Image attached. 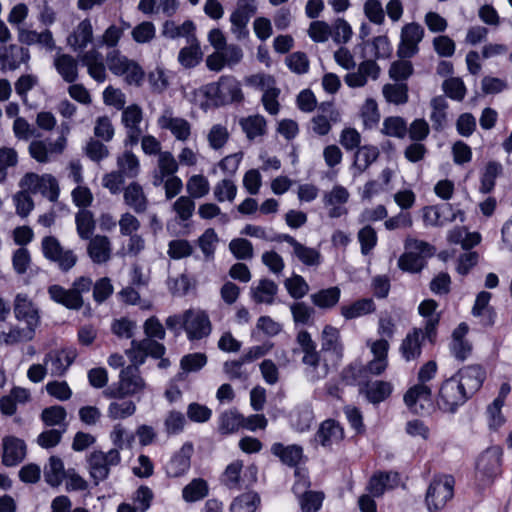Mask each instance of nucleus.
Wrapping results in <instances>:
<instances>
[{
  "label": "nucleus",
  "instance_id": "obj_1",
  "mask_svg": "<svg viewBox=\"0 0 512 512\" xmlns=\"http://www.w3.org/2000/svg\"><path fill=\"white\" fill-rule=\"evenodd\" d=\"M405 252L398 260L401 270L417 273L422 270L427 258L434 254V247L428 242L408 237L404 243Z\"/></svg>",
  "mask_w": 512,
  "mask_h": 512
},
{
  "label": "nucleus",
  "instance_id": "obj_2",
  "mask_svg": "<svg viewBox=\"0 0 512 512\" xmlns=\"http://www.w3.org/2000/svg\"><path fill=\"white\" fill-rule=\"evenodd\" d=\"M202 92L216 105L240 102L243 99L240 82L233 76H221L217 82L203 86Z\"/></svg>",
  "mask_w": 512,
  "mask_h": 512
},
{
  "label": "nucleus",
  "instance_id": "obj_3",
  "mask_svg": "<svg viewBox=\"0 0 512 512\" xmlns=\"http://www.w3.org/2000/svg\"><path fill=\"white\" fill-rule=\"evenodd\" d=\"M321 353L323 363V375H326L330 367L338 365L344 355V344L340 330L330 324L323 327L321 335Z\"/></svg>",
  "mask_w": 512,
  "mask_h": 512
},
{
  "label": "nucleus",
  "instance_id": "obj_4",
  "mask_svg": "<svg viewBox=\"0 0 512 512\" xmlns=\"http://www.w3.org/2000/svg\"><path fill=\"white\" fill-rule=\"evenodd\" d=\"M69 130V125L62 123L60 136L55 141H51L50 139L32 140L28 146V152L31 158L38 163H48L54 155L61 154L67 144Z\"/></svg>",
  "mask_w": 512,
  "mask_h": 512
},
{
  "label": "nucleus",
  "instance_id": "obj_5",
  "mask_svg": "<svg viewBox=\"0 0 512 512\" xmlns=\"http://www.w3.org/2000/svg\"><path fill=\"white\" fill-rule=\"evenodd\" d=\"M454 478L450 475H440L433 478L429 484L425 504L430 512L442 510L454 494Z\"/></svg>",
  "mask_w": 512,
  "mask_h": 512
},
{
  "label": "nucleus",
  "instance_id": "obj_6",
  "mask_svg": "<svg viewBox=\"0 0 512 512\" xmlns=\"http://www.w3.org/2000/svg\"><path fill=\"white\" fill-rule=\"evenodd\" d=\"M462 389L458 378L452 376L445 380L439 389L438 408L446 413H455L469 399Z\"/></svg>",
  "mask_w": 512,
  "mask_h": 512
},
{
  "label": "nucleus",
  "instance_id": "obj_7",
  "mask_svg": "<svg viewBox=\"0 0 512 512\" xmlns=\"http://www.w3.org/2000/svg\"><path fill=\"white\" fill-rule=\"evenodd\" d=\"M87 462L90 476L95 484H98L109 476L111 467L120 464L121 455L118 449H110L107 452L94 450L89 454Z\"/></svg>",
  "mask_w": 512,
  "mask_h": 512
},
{
  "label": "nucleus",
  "instance_id": "obj_8",
  "mask_svg": "<svg viewBox=\"0 0 512 512\" xmlns=\"http://www.w3.org/2000/svg\"><path fill=\"white\" fill-rule=\"evenodd\" d=\"M19 186L31 193H40L51 202L57 201L59 197V185L55 177L50 174L38 175L26 173L19 182Z\"/></svg>",
  "mask_w": 512,
  "mask_h": 512
},
{
  "label": "nucleus",
  "instance_id": "obj_9",
  "mask_svg": "<svg viewBox=\"0 0 512 512\" xmlns=\"http://www.w3.org/2000/svg\"><path fill=\"white\" fill-rule=\"evenodd\" d=\"M41 248L46 259L57 264L60 270L69 271L77 263V255L71 249H65L54 236L42 239Z\"/></svg>",
  "mask_w": 512,
  "mask_h": 512
},
{
  "label": "nucleus",
  "instance_id": "obj_10",
  "mask_svg": "<svg viewBox=\"0 0 512 512\" xmlns=\"http://www.w3.org/2000/svg\"><path fill=\"white\" fill-rule=\"evenodd\" d=\"M161 130L169 131L176 141L186 143L192 137V124L183 117L176 116L172 109H165L157 119Z\"/></svg>",
  "mask_w": 512,
  "mask_h": 512
},
{
  "label": "nucleus",
  "instance_id": "obj_11",
  "mask_svg": "<svg viewBox=\"0 0 512 512\" xmlns=\"http://www.w3.org/2000/svg\"><path fill=\"white\" fill-rule=\"evenodd\" d=\"M502 449L493 446L486 449L478 458L476 463V475L484 484L491 483L500 473Z\"/></svg>",
  "mask_w": 512,
  "mask_h": 512
},
{
  "label": "nucleus",
  "instance_id": "obj_12",
  "mask_svg": "<svg viewBox=\"0 0 512 512\" xmlns=\"http://www.w3.org/2000/svg\"><path fill=\"white\" fill-rule=\"evenodd\" d=\"M424 34V28L419 23L411 22L403 25L397 50L399 57L411 58L417 54L419 43L423 40Z\"/></svg>",
  "mask_w": 512,
  "mask_h": 512
},
{
  "label": "nucleus",
  "instance_id": "obj_13",
  "mask_svg": "<svg viewBox=\"0 0 512 512\" xmlns=\"http://www.w3.org/2000/svg\"><path fill=\"white\" fill-rule=\"evenodd\" d=\"M31 54L27 47L10 43L0 47V70L2 72L15 71L22 65L28 66Z\"/></svg>",
  "mask_w": 512,
  "mask_h": 512
},
{
  "label": "nucleus",
  "instance_id": "obj_14",
  "mask_svg": "<svg viewBox=\"0 0 512 512\" xmlns=\"http://www.w3.org/2000/svg\"><path fill=\"white\" fill-rule=\"evenodd\" d=\"M183 328L188 339L198 340L211 333V322L204 311L189 309L183 314Z\"/></svg>",
  "mask_w": 512,
  "mask_h": 512
},
{
  "label": "nucleus",
  "instance_id": "obj_15",
  "mask_svg": "<svg viewBox=\"0 0 512 512\" xmlns=\"http://www.w3.org/2000/svg\"><path fill=\"white\" fill-rule=\"evenodd\" d=\"M350 199V192L342 185H334L331 190L323 194V205L330 218H340L348 214L346 207Z\"/></svg>",
  "mask_w": 512,
  "mask_h": 512
},
{
  "label": "nucleus",
  "instance_id": "obj_16",
  "mask_svg": "<svg viewBox=\"0 0 512 512\" xmlns=\"http://www.w3.org/2000/svg\"><path fill=\"white\" fill-rule=\"evenodd\" d=\"M279 242H286L292 248V256L305 266L317 267L322 263L320 251L313 247H308L300 243L296 238L289 234H280L276 238Z\"/></svg>",
  "mask_w": 512,
  "mask_h": 512
},
{
  "label": "nucleus",
  "instance_id": "obj_17",
  "mask_svg": "<svg viewBox=\"0 0 512 512\" xmlns=\"http://www.w3.org/2000/svg\"><path fill=\"white\" fill-rule=\"evenodd\" d=\"M17 40L20 45L24 47L37 45L46 51H53L56 49V42L52 32L49 29L38 32L37 30L29 27H18Z\"/></svg>",
  "mask_w": 512,
  "mask_h": 512
},
{
  "label": "nucleus",
  "instance_id": "obj_18",
  "mask_svg": "<svg viewBox=\"0 0 512 512\" xmlns=\"http://www.w3.org/2000/svg\"><path fill=\"white\" fill-rule=\"evenodd\" d=\"M67 45L79 56L86 52V49L94 41V29L91 20L88 18L80 21L67 36Z\"/></svg>",
  "mask_w": 512,
  "mask_h": 512
},
{
  "label": "nucleus",
  "instance_id": "obj_19",
  "mask_svg": "<svg viewBox=\"0 0 512 512\" xmlns=\"http://www.w3.org/2000/svg\"><path fill=\"white\" fill-rule=\"evenodd\" d=\"M380 72L381 69L374 60H364L358 65L356 71L349 72L344 76V82L350 88H362L369 79L376 81Z\"/></svg>",
  "mask_w": 512,
  "mask_h": 512
},
{
  "label": "nucleus",
  "instance_id": "obj_20",
  "mask_svg": "<svg viewBox=\"0 0 512 512\" xmlns=\"http://www.w3.org/2000/svg\"><path fill=\"white\" fill-rule=\"evenodd\" d=\"M143 121V111L137 104H132L123 109L121 122L126 129V143L135 145L138 143L142 129L140 124Z\"/></svg>",
  "mask_w": 512,
  "mask_h": 512
},
{
  "label": "nucleus",
  "instance_id": "obj_21",
  "mask_svg": "<svg viewBox=\"0 0 512 512\" xmlns=\"http://www.w3.org/2000/svg\"><path fill=\"white\" fill-rule=\"evenodd\" d=\"M453 377L458 378L462 390L470 398L481 388L486 372L480 365H469L461 368Z\"/></svg>",
  "mask_w": 512,
  "mask_h": 512
},
{
  "label": "nucleus",
  "instance_id": "obj_22",
  "mask_svg": "<svg viewBox=\"0 0 512 512\" xmlns=\"http://www.w3.org/2000/svg\"><path fill=\"white\" fill-rule=\"evenodd\" d=\"M194 448L191 443H184L165 464V472L168 477L178 478L185 475L191 466V457Z\"/></svg>",
  "mask_w": 512,
  "mask_h": 512
},
{
  "label": "nucleus",
  "instance_id": "obj_23",
  "mask_svg": "<svg viewBox=\"0 0 512 512\" xmlns=\"http://www.w3.org/2000/svg\"><path fill=\"white\" fill-rule=\"evenodd\" d=\"M423 221L427 226H443L447 222H452L458 217L464 221V213L460 210L454 212L451 205L426 206L422 210Z\"/></svg>",
  "mask_w": 512,
  "mask_h": 512
},
{
  "label": "nucleus",
  "instance_id": "obj_24",
  "mask_svg": "<svg viewBox=\"0 0 512 512\" xmlns=\"http://www.w3.org/2000/svg\"><path fill=\"white\" fill-rule=\"evenodd\" d=\"M146 387L144 379L136 366H128L120 373L117 389L118 396H133L142 392Z\"/></svg>",
  "mask_w": 512,
  "mask_h": 512
},
{
  "label": "nucleus",
  "instance_id": "obj_25",
  "mask_svg": "<svg viewBox=\"0 0 512 512\" xmlns=\"http://www.w3.org/2000/svg\"><path fill=\"white\" fill-rule=\"evenodd\" d=\"M2 463L7 467H13L21 463L26 456V444L15 436H5L2 440Z\"/></svg>",
  "mask_w": 512,
  "mask_h": 512
},
{
  "label": "nucleus",
  "instance_id": "obj_26",
  "mask_svg": "<svg viewBox=\"0 0 512 512\" xmlns=\"http://www.w3.org/2000/svg\"><path fill=\"white\" fill-rule=\"evenodd\" d=\"M75 359V354L69 350H53L44 357L45 365L51 376H62L66 373Z\"/></svg>",
  "mask_w": 512,
  "mask_h": 512
},
{
  "label": "nucleus",
  "instance_id": "obj_27",
  "mask_svg": "<svg viewBox=\"0 0 512 512\" xmlns=\"http://www.w3.org/2000/svg\"><path fill=\"white\" fill-rule=\"evenodd\" d=\"M80 61L87 68L88 75L95 81L102 83L107 78L106 66L103 55L93 48L80 55Z\"/></svg>",
  "mask_w": 512,
  "mask_h": 512
},
{
  "label": "nucleus",
  "instance_id": "obj_28",
  "mask_svg": "<svg viewBox=\"0 0 512 512\" xmlns=\"http://www.w3.org/2000/svg\"><path fill=\"white\" fill-rule=\"evenodd\" d=\"M53 67L67 83H74L78 79V60L70 54L57 52L53 57Z\"/></svg>",
  "mask_w": 512,
  "mask_h": 512
},
{
  "label": "nucleus",
  "instance_id": "obj_29",
  "mask_svg": "<svg viewBox=\"0 0 512 512\" xmlns=\"http://www.w3.org/2000/svg\"><path fill=\"white\" fill-rule=\"evenodd\" d=\"M123 200L129 208L138 214L146 212L149 205L148 197L138 182H131L123 189Z\"/></svg>",
  "mask_w": 512,
  "mask_h": 512
},
{
  "label": "nucleus",
  "instance_id": "obj_30",
  "mask_svg": "<svg viewBox=\"0 0 512 512\" xmlns=\"http://www.w3.org/2000/svg\"><path fill=\"white\" fill-rule=\"evenodd\" d=\"M14 314L17 320L31 326H39L40 316L33 302L24 294H18L14 301Z\"/></svg>",
  "mask_w": 512,
  "mask_h": 512
},
{
  "label": "nucleus",
  "instance_id": "obj_31",
  "mask_svg": "<svg viewBox=\"0 0 512 512\" xmlns=\"http://www.w3.org/2000/svg\"><path fill=\"white\" fill-rule=\"evenodd\" d=\"M344 438V430L338 422L332 419L325 420L321 423L315 440L323 447H330L338 444Z\"/></svg>",
  "mask_w": 512,
  "mask_h": 512
},
{
  "label": "nucleus",
  "instance_id": "obj_32",
  "mask_svg": "<svg viewBox=\"0 0 512 512\" xmlns=\"http://www.w3.org/2000/svg\"><path fill=\"white\" fill-rule=\"evenodd\" d=\"M87 253L96 264H103L110 260L112 245L110 239L105 235H95L90 238L87 246Z\"/></svg>",
  "mask_w": 512,
  "mask_h": 512
},
{
  "label": "nucleus",
  "instance_id": "obj_33",
  "mask_svg": "<svg viewBox=\"0 0 512 512\" xmlns=\"http://www.w3.org/2000/svg\"><path fill=\"white\" fill-rule=\"evenodd\" d=\"M469 327L466 323H460L452 333L450 343L451 353L459 360H465L472 351L470 342L466 339Z\"/></svg>",
  "mask_w": 512,
  "mask_h": 512
},
{
  "label": "nucleus",
  "instance_id": "obj_34",
  "mask_svg": "<svg viewBox=\"0 0 512 512\" xmlns=\"http://www.w3.org/2000/svg\"><path fill=\"white\" fill-rule=\"evenodd\" d=\"M50 298L68 309L78 310L83 305V298L79 297L71 289H65L60 285H52L48 288Z\"/></svg>",
  "mask_w": 512,
  "mask_h": 512
},
{
  "label": "nucleus",
  "instance_id": "obj_35",
  "mask_svg": "<svg viewBox=\"0 0 512 512\" xmlns=\"http://www.w3.org/2000/svg\"><path fill=\"white\" fill-rule=\"evenodd\" d=\"M424 333L419 328H414L402 340L400 345V353L406 361L417 359L421 355V339Z\"/></svg>",
  "mask_w": 512,
  "mask_h": 512
},
{
  "label": "nucleus",
  "instance_id": "obj_36",
  "mask_svg": "<svg viewBox=\"0 0 512 512\" xmlns=\"http://www.w3.org/2000/svg\"><path fill=\"white\" fill-rule=\"evenodd\" d=\"M126 396L116 397L107 407V416L109 419L124 420L136 413L137 406L133 400L125 398Z\"/></svg>",
  "mask_w": 512,
  "mask_h": 512
},
{
  "label": "nucleus",
  "instance_id": "obj_37",
  "mask_svg": "<svg viewBox=\"0 0 512 512\" xmlns=\"http://www.w3.org/2000/svg\"><path fill=\"white\" fill-rule=\"evenodd\" d=\"M379 149L373 145H364L357 149L354 154L352 168L354 174L364 173L379 157Z\"/></svg>",
  "mask_w": 512,
  "mask_h": 512
},
{
  "label": "nucleus",
  "instance_id": "obj_38",
  "mask_svg": "<svg viewBox=\"0 0 512 512\" xmlns=\"http://www.w3.org/2000/svg\"><path fill=\"white\" fill-rule=\"evenodd\" d=\"M195 30L196 26L192 20H186L180 25L176 24L175 21L167 20L162 26V35L170 39L184 37L189 42L192 38H197Z\"/></svg>",
  "mask_w": 512,
  "mask_h": 512
},
{
  "label": "nucleus",
  "instance_id": "obj_39",
  "mask_svg": "<svg viewBox=\"0 0 512 512\" xmlns=\"http://www.w3.org/2000/svg\"><path fill=\"white\" fill-rule=\"evenodd\" d=\"M239 125L249 141L262 137L267 132L266 119L259 114L241 118Z\"/></svg>",
  "mask_w": 512,
  "mask_h": 512
},
{
  "label": "nucleus",
  "instance_id": "obj_40",
  "mask_svg": "<svg viewBox=\"0 0 512 512\" xmlns=\"http://www.w3.org/2000/svg\"><path fill=\"white\" fill-rule=\"evenodd\" d=\"M438 304L432 299L424 300L420 303L418 311L421 316L426 318L425 336L433 341L436 336V327L439 323V316L435 314Z\"/></svg>",
  "mask_w": 512,
  "mask_h": 512
},
{
  "label": "nucleus",
  "instance_id": "obj_41",
  "mask_svg": "<svg viewBox=\"0 0 512 512\" xmlns=\"http://www.w3.org/2000/svg\"><path fill=\"white\" fill-rule=\"evenodd\" d=\"M340 297L341 289L338 286H333L312 293L310 300L319 309L330 310L339 303Z\"/></svg>",
  "mask_w": 512,
  "mask_h": 512
},
{
  "label": "nucleus",
  "instance_id": "obj_42",
  "mask_svg": "<svg viewBox=\"0 0 512 512\" xmlns=\"http://www.w3.org/2000/svg\"><path fill=\"white\" fill-rule=\"evenodd\" d=\"M187 43V46L180 49L177 59L182 67L190 69L196 67L201 62L203 52L197 38H192Z\"/></svg>",
  "mask_w": 512,
  "mask_h": 512
},
{
  "label": "nucleus",
  "instance_id": "obj_43",
  "mask_svg": "<svg viewBox=\"0 0 512 512\" xmlns=\"http://www.w3.org/2000/svg\"><path fill=\"white\" fill-rule=\"evenodd\" d=\"M375 311V303L370 298L359 299L340 307V314L345 320L356 319Z\"/></svg>",
  "mask_w": 512,
  "mask_h": 512
},
{
  "label": "nucleus",
  "instance_id": "obj_44",
  "mask_svg": "<svg viewBox=\"0 0 512 512\" xmlns=\"http://www.w3.org/2000/svg\"><path fill=\"white\" fill-rule=\"evenodd\" d=\"M431 388L427 384L420 383L411 387L404 395L405 404L413 411L417 412V406L424 407V404L430 401Z\"/></svg>",
  "mask_w": 512,
  "mask_h": 512
},
{
  "label": "nucleus",
  "instance_id": "obj_45",
  "mask_svg": "<svg viewBox=\"0 0 512 512\" xmlns=\"http://www.w3.org/2000/svg\"><path fill=\"white\" fill-rule=\"evenodd\" d=\"M37 327L38 326H31L29 324H26V326L22 328L18 326L11 327L9 331L0 333V341L6 345L31 341L35 336Z\"/></svg>",
  "mask_w": 512,
  "mask_h": 512
},
{
  "label": "nucleus",
  "instance_id": "obj_46",
  "mask_svg": "<svg viewBox=\"0 0 512 512\" xmlns=\"http://www.w3.org/2000/svg\"><path fill=\"white\" fill-rule=\"evenodd\" d=\"M278 292L276 283L269 279H261L251 287V295L255 302L272 304Z\"/></svg>",
  "mask_w": 512,
  "mask_h": 512
},
{
  "label": "nucleus",
  "instance_id": "obj_47",
  "mask_svg": "<svg viewBox=\"0 0 512 512\" xmlns=\"http://www.w3.org/2000/svg\"><path fill=\"white\" fill-rule=\"evenodd\" d=\"M271 452L288 466H296L303 457L302 447L295 444L284 446L281 443H274Z\"/></svg>",
  "mask_w": 512,
  "mask_h": 512
},
{
  "label": "nucleus",
  "instance_id": "obj_48",
  "mask_svg": "<svg viewBox=\"0 0 512 512\" xmlns=\"http://www.w3.org/2000/svg\"><path fill=\"white\" fill-rule=\"evenodd\" d=\"M130 28V24L121 21L120 25L111 24L102 33L99 39V46L106 47L107 49H116L120 40L122 39L124 32Z\"/></svg>",
  "mask_w": 512,
  "mask_h": 512
},
{
  "label": "nucleus",
  "instance_id": "obj_49",
  "mask_svg": "<svg viewBox=\"0 0 512 512\" xmlns=\"http://www.w3.org/2000/svg\"><path fill=\"white\" fill-rule=\"evenodd\" d=\"M399 483V475L396 472L379 473L374 475L369 482V491L374 496H380L386 489H392Z\"/></svg>",
  "mask_w": 512,
  "mask_h": 512
},
{
  "label": "nucleus",
  "instance_id": "obj_50",
  "mask_svg": "<svg viewBox=\"0 0 512 512\" xmlns=\"http://www.w3.org/2000/svg\"><path fill=\"white\" fill-rule=\"evenodd\" d=\"M207 481L202 478H194L182 489V498L187 503L202 500L208 495Z\"/></svg>",
  "mask_w": 512,
  "mask_h": 512
},
{
  "label": "nucleus",
  "instance_id": "obj_51",
  "mask_svg": "<svg viewBox=\"0 0 512 512\" xmlns=\"http://www.w3.org/2000/svg\"><path fill=\"white\" fill-rule=\"evenodd\" d=\"M502 172L503 166L500 162H487L481 172L480 191L482 193L491 192L495 187L496 179L502 174Z\"/></svg>",
  "mask_w": 512,
  "mask_h": 512
},
{
  "label": "nucleus",
  "instance_id": "obj_52",
  "mask_svg": "<svg viewBox=\"0 0 512 512\" xmlns=\"http://www.w3.org/2000/svg\"><path fill=\"white\" fill-rule=\"evenodd\" d=\"M109 438L114 445L113 449H118V453L124 449H131L134 443L135 435L128 431L123 424L113 425Z\"/></svg>",
  "mask_w": 512,
  "mask_h": 512
},
{
  "label": "nucleus",
  "instance_id": "obj_53",
  "mask_svg": "<svg viewBox=\"0 0 512 512\" xmlns=\"http://www.w3.org/2000/svg\"><path fill=\"white\" fill-rule=\"evenodd\" d=\"M65 476L66 473L62 460L55 456L50 457L48 464L44 468L45 481L50 486L57 487L62 483Z\"/></svg>",
  "mask_w": 512,
  "mask_h": 512
},
{
  "label": "nucleus",
  "instance_id": "obj_54",
  "mask_svg": "<svg viewBox=\"0 0 512 512\" xmlns=\"http://www.w3.org/2000/svg\"><path fill=\"white\" fill-rule=\"evenodd\" d=\"M362 391L369 402L377 404L384 401L391 394L392 385L386 381H375L368 383Z\"/></svg>",
  "mask_w": 512,
  "mask_h": 512
},
{
  "label": "nucleus",
  "instance_id": "obj_55",
  "mask_svg": "<svg viewBox=\"0 0 512 512\" xmlns=\"http://www.w3.org/2000/svg\"><path fill=\"white\" fill-rule=\"evenodd\" d=\"M118 171L126 178H136L140 172V162L131 151H125L117 158Z\"/></svg>",
  "mask_w": 512,
  "mask_h": 512
},
{
  "label": "nucleus",
  "instance_id": "obj_56",
  "mask_svg": "<svg viewBox=\"0 0 512 512\" xmlns=\"http://www.w3.org/2000/svg\"><path fill=\"white\" fill-rule=\"evenodd\" d=\"M430 106L432 108L430 120L435 130H441L446 124L448 103L443 96L434 97Z\"/></svg>",
  "mask_w": 512,
  "mask_h": 512
},
{
  "label": "nucleus",
  "instance_id": "obj_57",
  "mask_svg": "<svg viewBox=\"0 0 512 512\" xmlns=\"http://www.w3.org/2000/svg\"><path fill=\"white\" fill-rule=\"evenodd\" d=\"M186 190L189 194L188 197L193 199H200L205 197L210 191V183L208 179L202 174L192 175L186 182Z\"/></svg>",
  "mask_w": 512,
  "mask_h": 512
},
{
  "label": "nucleus",
  "instance_id": "obj_58",
  "mask_svg": "<svg viewBox=\"0 0 512 512\" xmlns=\"http://www.w3.org/2000/svg\"><path fill=\"white\" fill-rule=\"evenodd\" d=\"M260 498L255 492H246L233 500L230 512H255Z\"/></svg>",
  "mask_w": 512,
  "mask_h": 512
},
{
  "label": "nucleus",
  "instance_id": "obj_59",
  "mask_svg": "<svg viewBox=\"0 0 512 512\" xmlns=\"http://www.w3.org/2000/svg\"><path fill=\"white\" fill-rule=\"evenodd\" d=\"M382 93L387 102L395 105H402L408 101V87L406 84H385Z\"/></svg>",
  "mask_w": 512,
  "mask_h": 512
},
{
  "label": "nucleus",
  "instance_id": "obj_60",
  "mask_svg": "<svg viewBox=\"0 0 512 512\" xmlns=\"http://www.w3.org/2000/svg\"><path fill=\"white\" fill-rule=\"evenodd\" d=\"M360 116L366 129H373L377 126L380 121V112L374 99L365 100L360 110Z\"/></svg>",
  "mask_w": 512,
  "mask_h": 512
},
{
  "label": "nucleus",
  "instance_id": "obj_61",
  "mask_svg": "<svg viewBox=\"0 0 512 512\" xmlns=\"http://www.w3.org/2000/svg\"><path fill=\"white\" fill-rule=\"evenodd\" d=\"M198 246L205 259L212 260L215 255L219 237L213 228L206 229L198 238Z\"/></svg>",
  "mask_w": 512,
  "mask_h": 512
},
{
  "label": "nucleus",
  "instance_id": "obj_62",
  "mask_svg": "<svg viewBox=\"0 0 512 512\" xmlns=\"http://www.w3.org/2000/svg\"><path fill=\"white\" fill-rule=\"evenodd\" d=\"M382 133L396 138H404L407 134V124L399 116H391L383 121Z\"/></svg>",
  "mask_w": 512,
  "mask_h": 512
},
{
  "label": "nucleus",
  "instance_id": "obj_63",
  "mask_svg": "<svg viewBox=\"0 0 512 512\" xmlns=\"http://www.w3.org/2000/svg\"><path fill=\"white\" fill-rule=\"evenodd\" d=\"M77 233L81 239H90L95 228L93 214L88 210H81L76 214Z\"/></svg>",
  "mask_w": 512,
  "mask_h": 512
},
{
  "label": "nucleus",
  "instance_id": "obj_64",
  "mask_svg": "<svg viewBox=\"0 0 512 512\" xmlns=\"http://www.w3.org/2000/svg\"><path fill=\"white\" fill-rule=\"evenodd\" d=\"M288 294L294 299H301L309 292V285L306 280L298 274L287 278L284 282Z\"/></svg>",
  "mask_w": 512,
  "mask_h": 512
}]
</instances>
